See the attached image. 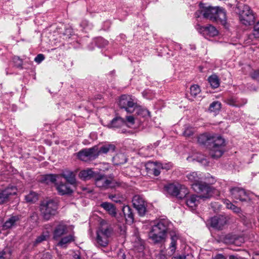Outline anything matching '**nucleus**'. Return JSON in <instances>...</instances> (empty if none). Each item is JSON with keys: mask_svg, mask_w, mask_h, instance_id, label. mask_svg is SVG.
I'll list each match as a JSON object with an SVG mask.
<instances>
[{"mask_svg": "<svg viewBox=\"0 0 259 259\" xmlns=\"http://www.w3.org/2000/svg\"><path fill=\"white\" fill-rule=\"evenodd\" d=\"M198 143L201 145L208 144L209 145L210 155L213 158H218L224 152L225 140L221 136L205 133L197 137Z\"/></svg>", "mask_w": 259, "mask_h": 259, "instance_id": "obj_1", "label": "nucleus"}, {"mask_svg": "<svg viewBox=\"0 0 259 259\" xmlns=\"http://www.w3.org/2000/svg\"><path fill=\"white\" fill-rule=\"evenodd\" d=\"M187 177L192 183L191 186L194 191L198 193L203 194L202 197L210 198L214 195H218L219 191L217 189L200 181V174L192 172L188 174Z\"/></svg>", "mask_w": 259, "mask_h": 259, "instance_id": "obj_2", "label": "nucleus"}, {"mask_svg": "<svg viewBox=\"0 0 259 259\" xmlns=\"http://www.w3.org/2000/svg\"><path fill=\"white\" fill-rule=\"evenodd\" d=\"M170 222L167 219H160L153 225L149 233L150 238L155 243H159L165 241L166 233Z\"/></svg>", "mask_w": 259, "mask_h": 259, "instance_id": "obj_3", "label": "nucleus"}, {"mask_svg": "<svg viewBox=\"0 0 259 259\" xmlns=\"http://www.w3.org/2000/svg\"><path fill=\"white\" fill-rule=\"evenodd\" d=\"M95 183L97 187L104 190L115 188L121 185V183L114 179L112 175L107 176L99 173L95 176Z\"/></svg>", "mask_w": 259, "mask_h": 259, "instance_id": "obj_4", "label": "nucleus"}, {"mask_svg": "<svg viewBox=\"0 0 259 259\" xmlns=\"http://www.w3.org/2000/svg\"><path fill=\"white\" fill-rule=\"evenodd\" d=\"M199 6L205 18L217 20L218 19H224L226 18V12L224 9L211 6L206 7L204 4L201 3Z\"/></svg>", "mask_w": 259, "mask_h": 259, "instance_id": "obj_5", "label": "nucleus"}, {"mask_svg": "<svg viewBox=\"0 0 259 259\" xmlns=\"http://www.w3.org/2000/svg\"><path fill=\"white\" fill-rule=\"evenodd\" d=\"M39 207L41 215L46 220H50L55 215L58 209L57 203L52 199L42 201Z\"/></svg>", "mask_w": 259, "mask_h": 259, "instance_id": "obj_6", "label": "nucleus"}, {"mask_svg": "<svg viewBox=\"0 0 259 259\" xmlns=\"http://www.w3.org/2000/svg\"><path fill=\"white\" fill-rule=\"evenodd\" d=\"M165 191L169 195L182 199L188 194V190L184 185L179 183H171L164 187Z\"/></svg>", "mask_w": 259, "mask_h": 259, "instance_id": "obj_7", "label": "nucleus"}, {"mask_svg": "<svg viewBox=\"0 0 259 259\" xmlns=\"http://www.w3.org/2000/svg\"><path fill=\"white\" fill-rule=\"evenodd\" d=\"M118 105L120 108L124 109L128 113H133L138 107L135 98L129 95H122L119 99Z\"/></svg>", "mask_w": 259, "mask_h": 259, "instance_id": "obj_8", "label": "nucleus"}, {"mask_svg": "<svg viewBox=\"0 0 259 259\" xmlns=\"http://www.w3.org/2000/svg\"><path fill=\"white\" fill-rule=\"evenodd\" d=\"M113 233L111 227H101L97 232L96 241L101 246L105 247L108 244Z\"/></svg>", "mask_w": 259, "mask_h": 259, "instance_id": "obj_9", "label": "nucleus"}, {"mask_svg": "<svg viewBox=\"0 0 259 259\" xmlns=\"http://www.w3.org/2000/svg\"><path fill=\"white\" fill-rule=\"evenodd\" d=\"M239 19L242 24L249 26L254 23L255 16L253 11L247 5H244L239 13Z\"/></svg>", "mask_w": 259, "mask_h": 259, "instance_id": "obj_10", "label": "nucleus"}, {"mask_svg": "<svg viewBox=\"0 0 259 259\" xmlns=\"http://www.w3.org/2000/svg\"><path fill=\"white\" fill-rule=\"evenodd\" d=\"M77 156L80 160L85 162L94 160L98 157V147L82 149L77 153Z\"/></svg>", "mask_w": 259, "mask_h": 259, "instance_id": "obj_11", "label": "nucleus"}, {"mask_svg": "<svg viewBox=\"0 0 259 259\" xmlns=\"http://www.w3.org/2000/svg\"><path fill=\"white\" fill-rule=\"evenodd\" d=\"M230 193L232 197L235 199L239 200L242 202H247L250 201V194L246 192L244 189L240 187H234L230 189Z\"/></svg>", "mask_w": 259, "mask_h": 259, "instance_id": "obj_12", "label": "nucleus"}, {"mask_svg": "<svg viewBox=\"0 0 259 259\" xmlns=\"http://www.w3.org/2000/svg\"><path fill=\"white\" fill-rule=\"evenodd\" d=\"M132 202L134 207L137 210L140 216L145 215L146 211V204L144 199L140 195H137L133 197Z\"/></svg>", "mask_w": 259, "mask_h": 259, "instance_id": "obj_13", "label": "nucleus"}, {"mask_svg": "<svg viewBox=\"0 0 259 259\" xmlns=\"http://www.w3.org/2000/svg\"><path fill=\"white\" fill-rule=\"evenodd\" d=\"M195 28L199 32L206 37L207 36L213 37L216 36L218 33V31L217 29L211 25L203 26L199 24H197L195 26Z\"/></svg>", "mask_w": 259, "mask_h": 259, "instance_id": "obj_14", "label": "nucleus"}, {"mask_svg": "<svg viewBox=\"0 0 259 259\" xmlns=\"http://www.w3.org/2000/svg\"><path fill=\"white\" fill-rule=\"evenodd\" d=\"M227 220L226 217L223 215L214 216L210 218L208 221V223L213 228L218 230H222L226 224Z\"/></svg>", "mask_w": 259, "mask_h": 259, "instance_id": "obj_15", "label": "nucleus"}, {"mask_svg": "<svg viewBox=\"0 0 259 259\" xmlns=\"http://www.w3.org/2000/svg\"><path fill=\"white\" fill-rule=\"evenodd\" d=\"M17 191L16 187L12 186L0 190V204L6 202L10 196L16 194Z\"/></svg>", "mask_w": 259, "mask_h": 259, "instance_id": "obj_16", "label": "nucleus"}, {"mask_svg": "<svg viewBox=\"0 0 259 259\" xmlns=\"http://www.w3.org/2000/svg\"><path fill=\"white\" fill-rule=\"evenodd\" d=\"M203 194L198 196L196 195H191L186 198V205L192 210H195L199 203V199H207L208 198L202 197Z\"/></svg>", "mask_w": 259, "mask_h": 259, "instance_id": "obj_17", "label": "nucleus"}, {"mask_svg": "<svg viewBox=\"0 0 259 259\" xmlns=\"http://www.w3.org/2000/svg\"><path fill=\"white\" fill-rule=\"evenodd\" d=\"M67 232V227L66 225L60 224L56 226L53 232V239L59 240Z\"/></svg>", "mask_w": 259, "mask_h": 259, "instance_id": "obj_18", "label": "nucleus"}, {"mask_svg": "<svg viewBox=\"0 0 259 259\" xmlns=\"http://www.w3.org/2000/svg\"><path fill=\"white\" fill-rule=\"evenodd\" d=\"M20 218L19 215H12L7 220L2 226L3 230H6L16 226L19 222Z\"/></svg>", "mask_w": 259, "mask_h": 259, "instance_id": "obj_19", "label": "nucleus"}, {"mask_svg": "<svg viewBox=\"0 0 259 259\" xmlns=\"http://www.w3.org/2000/svg\"><path fill=\"white\" fill-rule=\"evenodd\" d=\"M245 99H238L235 97H229L225 99V102L227 104L235 107H240L246 103Z\"/></svg>", "mask_w": 259, "mask_h": 259, "instance_id": "obj_20", "label": "nucleus"}, {"mask_svg": "<svg viewBox=\"0 0 259 259\" xmlns=\"http://www.w3.org/2000/svg\"><path fill=\"white\" fill-rule=\"evenodd\" d=\"M75 237L73 234L62 237L58 242L57 245L63 248H66L68 245L75 241Z\"/></svg>", "mask_w": 259, "mask_h": 259, "instance_id": "obj_21", "label": "nucleus"}, {"mask_svg": "<svg viewBox=\"0 0 259 259\" xmlns=\"http://www.w3.org/2000/svg\"><path fill=\"white\" fill-rule=\"evenodd\" d=\"M122 212L126 223H133L134 221V217L132 208L128 205L124 206L122 208Z\"/></svg>", "mask_w": 259, "mask_h": 259, "instance_id": "obj_22", "label": "nucleus"}, {"mask_svg": "<svg viewBox=\"0 0 259 259\" xmlns=\"http://www.w3.org/2000/svg\"><path fill=\"white\" fill-rule=\"evenodd\" d=\"M56 189L58 193L61 195L69 194L72 192V190L68 184L60 183L56 184Z\"/></svg>", "mask_w": 259, "mask_h": 259, "instance_id": "obj_23", "label": "nucleus"}, {"mask_svg": "<svg viewBox=\"0 0 259 259\" xmlns=\"http://www.w3.org/2000/svg\"><path fill=\"white\" fill-rule=\"evenodd\" d=\"M96 174L92 169L87 168L86 169L82 170L79 174V177L83 180H90L93 178L95 179Z\"/></svg>", "mask_w": 259, "mask_h": 259, "instance_id": "obj_24", "label": "nucleus"}, {"mask_svg": "<svg viewBox=\"0 0 259 259\" xmlns=\"http://www.w3.org/2000/svg\"><path fill=\"white\" fill-rule=\"evenodd\" d=\"M59 176L62 177L65 179L66 181L70 184L74 185L76 183L75 175L72 171L65 170Z\"/></svg>", "mask_w": 259, "mask_h": 259, "instance_id": "obj_25", "label": "nucleus"}, {"mask_svg": "<svg viewBox=\"0 0 259 259\" xmlns=\"http://www.w3.org/2000/svg\"><path fill=\"white\" fill-rule=\"evenodd\" d=\"M126 124L125 120L123 118L117 117L112 120L110 124L108 125L109 127L119 128Z\"/></svg>", "mask_w": 259, "mask_h": 259, "instance_id": "obj_26", "label": "nucleus"}, {"mask_svg": "<svg viewBox=\"0 0 259 259\" xmlns=\"http://www.w3.org/2000/svg\"><path fill=\"white\" fill-rule=\"evenodd\" d=\"M116 147L113 144H108L103 145L99 150L98 149V156L100 154H106L108 152H113L115 151Z\"/></svg>", "mask_w": 259, "mask_h": 259, "instance_id": "obj_27", "label": "nucleus"}, {"mask_svg": "<svg viewBox=\"0 0 259 259\" xmlns=\"http://www.w3.org/2000/svg\"><path fill=\"white\" fill-rule=\"evenodd\" d=\"M101 206L112 216H114L116 213L115 207L110 203L107 202H103L101 203Z\"/></svg>", "mask_w": 259, "mask_h": 259, "instance_id": "obj_28", "label": "nucleus"}, {"mask_svg": "<svg viewBox=\"0 0 259 259\" xmlns=\"http://www.w3.org/2000/svg\"><path fill=\"white\" fill-rule=\"evenodd\" d=\"M208 81L213 89H216L220 85V79L215 74H213L208 78Z\"/></svg>", "mask_w": 259, "mask_h": 259, "instance_id": "obj_29", "label": "nucleus"}, {"mask_svg": "<svg viewBox=\"0 0 259 259\" xmlns=\"http://www.w3.org/2000/svg\"><path fill=\"white\" fill-rule=\"evenodd\" d=\"M221 109V103L219 101H214L209 107V111L211 112L217 113Z\"/></svg>", "mask_w": 259, "mask_h": 259, "instance_id": "obj_30", "label": "nucleus"}, {"mask_svg": "<svg viewBox=\"0 0 259 259\" xmlns=\"http://www.w3.org/2000/svg\"><path fill=\"white\" fill-rule=\"evenodd\" d=\"M38 199V195L34 192H30L28 195L25 196V200L27 202L34 203Z\"/></svg>", "mask_w": 259, "mask_h": 259, "instance_id": "obj_31", "label": "nucleus"}, {"mask_svg": "<svg viewBox=\"0 0 259 259\" xmlns=\"http://www.w3.org/2000/svg\"><path fill=\"white\" fill-rule=\"evenodd\" d=\"M136 239L138 240H135L133 246L138 251L141 252L144 249V242L143 240L139 239L138 237H136Z\"/></svg>", "mask_w": 259, "mask_h": 259, "instance_id": "obj_32", "label": "nucleus"}, {"mask_svg": "<svg viewBox=\"0 0 259 259\" xmlns=\"http://www.w3.org/2000/svg\"><path fill=\"white\" fill-rule=\"evenodd\" d=\"M49 233L48 232H44L40 236H38L35 240L34 242V245L36 246L38 244L42 242V241L46 240L47 238L49 237Z\"/></svg>", "mask_w": 259, "mask_h": 259, "instance_id": "obj_33", "label": "nucleus"}, {"mask_svg": "<svg viewBox=\"0 0 259 259\" xmlns=\"http://www.w3.org/2000/svg\"><path fill=\"white\" fill-rule=\"evenodd\" d=\"M113 161L116 165L123 164L126 162V159L124 155H116L113 157Z\"/></svg>", "mask_w": 259, "mask_h": 259, "instance_id": "obj_34", "label": "nucleus"}, {"mask_svg": "<svg viewBox=\"0 0 259 259\" xmlns=\"http://www.w3.org/2000/svg\"><path fill=\"white\" fill-rule=\"evenodd\" d=\"M196 130L195 128L191 126H187L185 127L183 132V135L187 138H189L192 136L195 133Z\"/></svg>", "mask_w": 259, "mask_h": 259, "instance_id": "obj_35", "label": "nucleus"}, {"mask_svg": "<svg viewBox=\"0 0 259 259\" xmlns=\"http://www.w3.org/2000/svg\"><path fill=\"white\" fill-rule=\"evenodd\" d=\"M200 92V88L199 86L197 84L193 85L190 88V94L194 97H196Z\"/></svg>", "mask_w": 259, "mask_h": 259, "instance_id": "obj_36", "label": "nucleus"}, {"mask_svg": "<svg viewBox=\"0 0 259 259\" xmlns=\"http://www.w3.org/2000/svg\"><path fill=\"white\" fill-rule=\"evenodd\" d=\"M138 109V111L137 112L138 115L142 116L143 117H147L150 116V112L146 109L142 108H137Z\"/></svg>", "mask_w": 259, "mask_h": 259, "instance_id": "obj_37", "label": "nucleus"}, {"mask_svg": "<svg viewBox=\"0 0 259 259\" xmlns=\"http://www.w3.org/2000/svg\"><path fill=\"white\" fill-rule=\"evenodd\" d=\"M151 164L153 165L152 168L151 169L152 174L155 176H158L160 173V169H161L160 167L158 166V162H152Z\"/></svg>", "mask_w": 259, "mask_h": 259, "instance_id": "obj_38", "label": "nucleus"}, {"mask_svg": "<svg viewBox=\"0 0 259 259\" xmlns=\"http://www.w3.org/2000/svg\"><path fill=\"white\" fill-rule=\"evenodd\" d=\"M109 198L113 201L119 203H121L124 200L123 197L122 196L115 194L110 195Z\"/></svg>", "mask_w": 259, "mask_h": 259, "instance_id": "obj_39", "label": "nucleus"}, {"mask_svg": "<svg viewBox=\"0 0 259 259\" xmlns=\"http://www.w3.org/2000/svg\"><path fill=\"white\" fill-rule=\"evenodd\" d=\"M96 43L98 47L102 48L106 46L108 41L102 37H99L97 38Z\"/></svg>", "mask_w": 259, "mask_h": 259, "instance_id": "obj_40", "label": "nucleus"}, {"mask_svg": "<svg viewBox=\"0 0 259 259\" xmlns=\"http://www.w3.org/2000/svg\"><path fill=\"white\" fill-rule=\"evenodd\" d=\"M226 205L228 208L232 209L234 212L238 213L240 211V208L233 204L229 201H226Z\"/></svg>", "mask_w": 259, "mask_h": 259, "instance_id": "obj_41", "label": "nucleus"}, {"mask_svg": "<svg viewBox=\"0 0 259 259\" xmlns=\"http://www.w3.org/2000/svg\"><path fill=\"white\" fill-rule=\"evenodd\" d=\"M170 241H177L180 236L179 233L176 231H171L169 232Z\"/></svg>", "mask_w": 259, "mask_h": 259, "instance_id": "obj_42", "label": "nucleus"}, {"mask_svg": "<svg viewBox=\"0 0 259 259\" xmlns=\"http://www.w3.org/2000/svg\"><path fill=\"white\" fill-rule=\"evenodd\" d=\"M59 177V175H47L45 176V180L48 182H51L52 183H55L57 178Z\"/></svg>", "mask_w": 259, "mask_h": 259, "instance_id": "obj_43", "label": "nucleus"}, {"mask_svg": "<svg viewBox=\"0 0 259 259\" xmlns=\"http://www.w3.org/2000/svg\"><path fill=\"white\" fill-rule=\"evenodd\" d=\"M177 241H170V243L169 246V253L172 255L176 251L177 249Z\"/></svg>", "mask_w": 259, "mask_h": 259, "instance_id": "obj_44", "label": "nucleus"}, {"mask_svg": "<svg viewBox=\"0 0 259 259\" xmlns=\"http://www.w3.org/2000/svg\"><path fill=\"white\" fill-rule=\"evenodd\" d=\"M13 61L15 65L17 68H22L23 61L19 57H14L13 59Z\"/></svg>", "mask_w": 259, "mask_h": 259, "instance_id": "obj_45", "label": "nucleus"}, {"mask_svg": "<svg viewBox=\"0 0 259 259\" xmlns=\"http://www.w3.org/2000/svg\"><path fill=\"white\" fill-rule=\"evenodd\" d=\"M252 35L255 38H259V21L254 26Z\"/></svg>", "mask_w": 259, "mask_h": 259, "instance_id": "obj_46", "label": "nucleus"}, {"mask_svg": "<svg viewBox=\"0 0 259 259\" xmlns=\"http://www.w3.org/2000/svg\"><path fill=\"white\" fill-rule=\"evenodd\" d=\"M126 123L125 125L130 126V125H133L135 123V118L133 116H127L126 117Z\"/></svg>", "mask_w": 259, "mask_h": 259, "instance_id": "obj_47", "label": "nucleus"}, {"mask_svg": "<svg viewBox=\"0 0 259 259\" xmlns=\"http://www.w3.org/2000/svg\"><path fill=\"white\" fill-rule=\"evenodd\" d=\"M158 166L160 167L161 169L168 170L171 168L172 164L170 163H162L158 162Z\"/></svg>", "mask_w": 259, "mask_h": 259, "instance_id": "obj_48", "label": "nucleus"}, {"mask_svg": "<svg viewBox=\"0 0 259 259\" xmlns=\"http://www.w3.org/2000/svg\"><path fill=\"white\" fill-rule=\"evenodd\" d=\"M10 256V252L9 251L3 250L0 252V259H8Z\"/></svg>", "mask_w": 259, "mask_h": 259, "instance_id": "obj_49", "label": "nucleus"}, {"mask_svg": "<svg viewBox=\"0 0 259 259\" xmlns=\"http://www.w3.org/2000/svg\"><path fill=\"white\" fill-rule=\"evenodd\" d=\"M45 56L43 54H39L36 56L34 59V61L37 63H40L45 59Z\"/></svg>", "mask_w": 259, "mask_h": 259, "instance_id": "obj_50", "label": "nucleus"}, {"mask_svg": "<svg viewBox=\"0 0 259 259\" xmlns=\"http://www.w3.org/2000/svg\"><path fill=\"white\" fill-rule=\"evenodd\" d=\"M253 78L259 81V69L254 71L251 75Z\"/></svg>", "mask_w": 259, "mask_h": 259, "instance_id": "obj_51", "label": "nucleus"}, {"mask_svg": "<svg viewBox=\"0 0 259 259\" xmlns=\"http://www.w3.org/2000/svg\"><path fill=\"white\" fill-rule=\"evenodd\" d=\"M41 259H52V255L49 252L44 253Z\"/></svg>", "mask_w": 259, "mask_h": 259, "instance_id": "obj_52", "label": "nucleus"}, {"mask_svg": "<svg viewBox=\"0 0 259 259\" xmlns=\"http://www.w3.org/2000/svg\"><path fill=\"white\" fill-rule=\"evenodd\" d=\"M72 259H81L79 253L78 252H74Z\"/></svg>", "mask_w": 259, "mask_h": 259, "instance_id": "obj_53", "label": "nucleus"}, {"mask_svg": "<svg viewBox=\"0 0 259 259\" xmlns=\"http://www.w3.org/2000/svg\"><path fill=\"white\" fill-rule=\"evenodd\" d=\"M201 14L202 15V12H201V9L200 10L197 11L195 13V16L196 18L200 17Z\"/></svg>", "mask_w": 259, "mask_h": 259, "instance_id": "obj_54", "label": "nucleus"}, {"mask_svg": "<svg viewBox=\"0 0 259 259\" xmlns=\"http://www.w3.org/2000/svg\"><path fill=\"white\" fill-rule=\"evenodd\" d=\"M186 255H179L177 256H174L172 259H186Z\"/></svg>", "mask_w": 259, "mask_h": 259, "instance_id": "obj_55", "label": "nucleus"}, {"mask_svg": "<svg viewBox=\"0 0 259 259\" xmlns=\"http://www.w3.org/2000/svg\"><path fill=\"white\" fill-rule=\"evenodd\" d=\"M214 259H226V257L222 254H219L216 255Z\"/></svg>", "mask_w": 259, "mask_h": 259, "instance_id": "obj_56", "label": "nucleus"}, {"mask_svg": "<svg viewBox=\"0 0 259 259\" xmlns=\"http://www.w3.org/2000/svg\"><path fill=\"white\" fill-rule=\"evenodd\" d=\"M119 259H125V255L124 253H121L118 254Z\"/></svg>", "mask_w": 259, "mask_h": 259, "instance_id": "obj_57", "label": "nucleus"}, {"mask_svg": "<svg viewBox=\"0 0 259 259\" xmlns=\"http://www.w3.org/2000/svg\"><path fill=\"white\" fill-rule=\"evenodd\" d=\"M159 258H160V259H166V256L164 255H160Z\"/></svg>", "mask_w": 259, "mask_h": 259, "instance_id": "obj_58", "label": "nucleus"}]
</instances>
